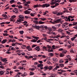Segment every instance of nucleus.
Segmentation results:
<instances>
[{"mask_svg": "<svg viewBox=\"0 0 77 77\" xmlns=\"http://www.w3.org/2000/svg\"><path fill=\"white\" fill-rule=\"evenodd\" d=\"M55 23H60L61 24H62V23L63 22V20H62V19L60 18L55 20Z\"/></svg>", "mask_w": 77, "mask_h": 77, "instance_id": "nucleus-1", "label": "nucleus"}, {"mask_svg": "<svg viewBox=\"0 0 77 77\" xmlns=\"http://www.w3.org/2000/svg\"><path fill=\"white\" fill-rule=\"evenodd\" d=\"M32 27H33L34 29H39L40 26H37L36 24H34L32 26Z\"/></svg>", "mask_w": 77, "mask_h": 77, "instance_id": "nucleus-2", "label": "nucleus"}, {"mask_svg": "<svg viewBox=\"0 0 77 77\" xmlns=\"http://www.w3.org/2000/svg\"><path fill=\"white\" fill-rule=\"evenodd\" d=\"M32 11V10L31 8H29L27 10L25 11V13L26 14H30V12L29 11Z\"/></svg>", "mask_w": 77, "mask_h": 77, "instance_id": "nucleus-3", "label": "nucleus"}, {"mask_svg": "<svg viewBox=\"0 0 77 77\" xmlns=\"http://www.w3.org/2000/svg\"><path fill=\"white\" fill-rule=\"evenodd\" d=\"M24 21V20L23 19H20V18L17 19V21L18 22H16L18 24H19L20 23V22H22V21Z\"/></svg>", "mask_w": 77, "mask_h": 77, "instance_id": "nucleus-4", "label": "nucleus"}, {"mask_svg": "<svg viewBox=\"0 0 77 77\" xmlns=\"http://www.w3.org/2000/svg\"><path fill=\"white\" fill-rule=\"evenodd\" d=\"M18 11L17 8H15L14 10H13V12H14L15 14H18Z\"/></svg>", "mask_w": 77, "mask_h": 77, "instance_id": "nucleus-5", "label": "nucleus"}, {"mask_svg": "<svg viewBox=\"0 0 77 77\" xmlns=\"http://www.w3.org/2000/svg\"><path fill=\"white\" fill-rule=\"evenodd\" d=\"M62 26L63 28H64V26H66V25H68V24H69V23H67L66 22L65 23H62ZM64 26V27L63 26Z\"/></svg>", "mask_w": 77, "mask_h": 77, "instance_id": "nucleus-6", "label": "nucleus"}, {"mask_svg": "<svg viewBox=\"0 0 77 77\" xmlns=\"http://www.w3.org/2000/svg\"><path fill=\"white\" fill-rule=\"evenodd\" d=\"M63 14V13L62 12H59L56 14V15L57 16H59V15H62Z\"/></svg>", "mask_w": 77, "mask_h": 77, "instance_id": "nucleus-7", "label": "nucleus"}, {"mask_svg": "<svg viewBox=\"0 0 77 77\" xmlns=\"http://www.w3.org/2000/svg\"><path fill=\"white\" fill-rule=\"evenodd\" d=\"M41 7V5H37L34 6V8H40Z\"/></svg>", "mask_w": 77, "mask_h": 77, "instance_id": "nucleus-8", "label": "nucleus"}, {"mask_svg": "<svg viewBox=\"0 0 77 77\" xmlns=\"http://www.w3.org/2000/svg\"><path fill=\"white\" fill-rule=\"evenodd\" d=\"M19 17L20 19H22V20H23V19H24V16L21 15H19Z\"/></svg>", "mask_w": 77, "mask_h": 77, "instance_id": "nucleus-9", "label": "nucleus"}, {"mask_svg": "<svg viewBox=\"0 0 77 77\" xmlns=\"http://www.w3.org/2000/svg\"><path fill=\"white\" fill-rule=\"evenodd\" d=\"M2 16L4 17L3 18V19H4L5 20V19H6L8 18V16H7V15H6L3 14Z\"/></svg>", "mask_w": 77, "mask_h": 77, "instance_id": "nucleus-10", "label": "nucleus"}, {"mask_svg": "<svg viewBox=\"0 0 77 77\" xmlns=\"http://www.w3.org/2000/svg\"><path fill=\"white\" fill-rule=\"evenodd\" d=\"M53 60L54 62H57V61L58 60L56 58H54L52 59Z\"/></svg>", "mask_w": 77, "mask_h": 77, "instance_id": "nucleus-11", "label": "nucleus"}, {"mask_svg": "<svg viewBox=\"0 0 77 77\" xmlns=\"http://www.w3.org/2000/svg\"><path fill=\"white\" fill-rule=\"evenodd\" d=\"M5 71H0V75H1L4 74V73H5Z\"/></svg>", "mask_w": 77, "mask_h": 77, "instance_id": "nucleus-12", "label": "nucleus"}, {"mask_svg": "<svg viewBox=\"0 0 77 77\" xmlns=\"http://www.w3.org/2000/svg\"><path fill=\"white\" fill-rule=\"evenodd\" d=\"M26 62V60L22 61V64L23 65H26V63H25V62Z\"/></svg>", "mask_w": 77, "mask_h": 77, "instance_id": "nucleus-13", "label": "nucleus"}, {"mask_svg": "<svg viewBox=\"0 0 77 77\" xmlns=\"http://www.w3.org/2000/svg\"><path fill=\"white\" fill-rule=\"evenodd\" d=\"M63 30L61 29H59L57 30V32H59V33H62V32H63Z\"/></svg>", "mask_w": 77, "mask_h": 77, "instance_id": "nucleus-14", "label": "nucleus"}, {"mask_svg": "<svg viewBox=\"0 0 77 77\" xmlns=\"http://www.w3.org/2000/svg\"><path fill=\"white\" fill-rule=\"evenodd\" d=\"M1 60L4 62H7V61H8V60H7L6 58L2 59H1Z\"/></svg>", "mask_w": 77, "mask_h": 77, "instance_id": "nucleus-15", "label": "nucleus"}, {"mask_svg": "<svg viewBox=\"0 0 77 77\" xmlns=\"http://www.w3.org/2000/svg\"><path fill=\"white\" fill-rule=\"evenodd\" d=\"M57 77V75H56V74H54L51 75L49 77Z\"/></svg>", "mask_w": 77, "mask_h": 77, "instance_id": "nucleus-16", "label": "nucleus"}, {"mask_svg": "<svg viewBox=\"0 0 77 77\" xmlns=\"http://www.w3.org/2000/svg\"><path fill=\"white\" fill-rule=\"evenodd\" d=\"M46 8H48L50 6V4L48 3L45 4Z\"/></svg>", "mask_w": 77, "mask_h": 77, "instance_id": "nucleus-17", "label": "nucleus"}, {"mask_svg": "<svg viewBox=\"0 0 77 77\" xmlns=\"http://www.w3.org/2000/svg\"><path fill=\"white\" fill-rule=\"evenodd\" d=\"M62 53L63 54H66L67 53V51L66 50H63L62 51Z\"/></svg>", "mask_w": 77, "mask_h": 77, "instance_id": "nucleus-18", "label": "nucleus"}, {"mask_svg": "<svg viewBox=\"0 0 77 77\" xmlns=\"http://www.w3.org/2000/svg\"><path fill=\"white\" fill-rule=\"evenodd\" d=\"M37 66L38 68L39 67H42V66H43V64H39L37 65Z\"/></svg>", "mask_w": 77, "mask_h": 77, "instance_id": "nucleus-19", "label": "nucleus"}, {"mask_svg": "<svg viewBox=\"0 0 77 77\" xmlns=\"http://www.w3.org/2000/svg\"><path fill=\"white\" fill-rule=\"evenodd\" d=\"M7 42V40H4L2 42V44H5Z\"/></svg>", "mask_w": 77, "mask_h": 77, "instance_id": "nucleus-20", "label": "nucleus"}, {"mask_svg": "<svg viewBox=\"0 0 77 77\" xmlns=\"http://www.w3.org/2000/svg\"><path fill=\"white\" fill-rule=\"evenodd\" d=\"M35 49L37 51H39V47L37 46L35 48Z\"/></svg>", "mask_w": 77, "mask_h": 77, "instance_id": "nucleus-21", "label": "nucleus"}, {"mask_svg": "<svg viewBox=\"0 0 77 77\" xmlns=\"http://www.w3.org/2000/svg\"><path fill=\"white\" fill-rule=\"evenodd\" d=\"M41 32H45V29H41Z\"/></svg>", "mask_w": 77, "mask_h": 77, "instance_id": "nucleus-22", "label": "nucleus"}, {"mask_svg": "<svg viewBox=\"0 0 77 77\" xmlns=\"http://www.w3.org/2000/svg\"><path fill=\"white\" fill-rule=\"evenodd\" d=\"M35 14H36V13L35 12V13H31L30 14V15L31 16H32V17H34V16H35V15H34Z\"/></svg>", "mask_w": 77, "mask_h": 77, "instance_id": "nucleus-23", "label": "nucleus"}, {"mask_svg": "<svg viewBox=\"0 0 77 77\" xmlns=\"http://www.w3.org/2000/svg\"><path fill=\"white\" fill-rule=\"evenodd\" d=\"M48 69L49 70H51V69H53V66H49V67H48Z\"/></svg>", "mask_w": 77, "mask_h": 77, "instance_id": "nucleus-24", "label": "nucleus"}, {"mask_svg": "<svg viewBox=\"0 0 77 77\" xmlns=\"http://www.w3.org/2000/svg\"><path fill=\"white\" fill-rule=\"evenodd\" d=\"M37 40H36L35 39H32V40L31 41V42H36Z\"/></svg>", "mask_w": 77, "mask_h": 77, "instance_id": "nucleus-25", "label": "nucleus"}, {"mask_svg": "<svg viewBox=\"0 0 77 77\" xmlns=\"http://www.w3.org/2000/svg\"><path fill=\"white\" fill-rule=\"evenodd\" d=\"M24 6H26V7H29V5L27 4L26 3L24 4Z\"/></svg>", "mask_w": 77, "mask_h": 77, "instance_id": "nucleus-26", "label": "nucleus"}, {"mask_svg": "<svg viewBox=\"0 0 77 77\" xmlns=\"http://www.w3.org/2000/svg\"><path fill=\"white\" fill-rule=\"evenodd\" d=\"M48 34H51V33H53V31H51V30H50L49 32H48Z\"/></svg>", "mask_w": 77, "mask_h": 77, "instance_id": "nucleus-27", "label": "nucleus"}, {"mask_svg": "<svg viewBox=\"0 0 77 77\" xmlns=\"http://www.w3.org/2000/svg\"><path fill=\"white\" fill-rule=\"evenodd\" d=\"M14 2H15V0H11L10 1V3L11 4H12V3Z\"/></svg>", "mask_w": 77, "mask_h": 77, "instance_id": "nucleus-28", "label": "nucleus"}, {"mask_svg": "<svg viewBox=\"0 0 77 77\" xmlns=\"http://www.w3.org/2000/svg\"><path fill=\"white\" fill-rule=\"evenodd\" d=\"M65 56V55H64V54H63L62 53H60V57H63V56Z\"/></svg>", "mask_w": 77, "mask_h": 77, "instance_id": "nucleus-29", "label": "nucleus"}, {"mask_svg": "<svg viewBox=\"0 0 77 77\" xmlns=\"http://www.w3.org/2000/svg\"><path fill=\"white\" fill-rule=\"evenodd\" d=\"M45 23L44 22H42L41 21H39L38 22V24H44Z\"/></svg>", "mask_w": 77, "mask_h": 77, "instance_id": "nucleus-30", "label": "nucleus"}, {"mask_svg": "<svg viewBox=\"0 0 77 77\" xmlns=\"http://www.w3.org/2000/svg\"><path fill=\"white\" fill-rule=\"evenodd\" d=\"M26 75H27V73L24 72V74H22V75L23 76V77H24L25 76H26Z\"/></svg>", "mask_w": 77, "mask_h": 77, "instance_id": "nucleus-31", "label": "nucleus"}, {"mask_svg": "<svg viewBox=\"0 0 77 77\" xmlns=\"http://www.w3.org/2000/svg\"><path fill=\"white\" fill-rule=\"evenodd\" d=\"M56 2H53L50 3V4L51 5H54V4H56Z\"/></svg>", "mask_w": 77, "mask_h": 77, "instance_id": "nucleus-32", "label": "nucleus"}, {"mask_svg": "<svg viewBox=\"0 0 77 77\" xmlns=\"http://www.w3.org/2000/svg\"><path fill=\"white\" fill-rule=\"evenodd\" d=\"M49 55H50V56H51V57L54 56L53 53H49Z\"/></svg>", "mask_w": 77, "mask_h": 77, "instance_id": "nucleus-33", "label": "nucleus"}, {"mask_svg": "<svg viewBox=\"0 0 77 77\" xmlns=\"http://www.w3.org/2000/svg\"><path fill=\"white\" fill-rule=\"evenodd\" d=\"M61 17L63 18V19H65H65H67V17H65V16H61Z\"/></svg>", "mask_w": 77, "mask_h": 77, "instance_id": "nucleus-34", "label": "nucleus"}, {"mask_svg": "<svg viewBox=\"0 0 77 77\" xmlns=\"http://www.w3.org/2000/svg\"><path fill=\"white\" fill-rule=\"evenodd\" d=\"M41 7H42V8H45V4H44L43 5H41Z\"/></svg>", "mask_w": 77, "mask_h": 77, "instance_id": "nucleus-35", "label": "nucleus"}, {"mask_svg": "<svg viewBox=\"0 0 77 77\" xmlns=\"http://www.w3.org/2000/svg\"><path fill=\"white\" fill-rule=\"evenodd\" d=\"M26 47V46L25 45H23L21 47V48H23V49H24Z\"/></svg>", "mask_w": 77, "mask_h": 77, "instance_id": "nucleus-36", "label": "nucleus"}, {"mask_svg": "<svg viewBox=\"0 0 77 77\" xmlns=\"http://www.w3.org/2000/svg\"><path fill=\"white\" fill-rule=\"evenodd\" d=\"M57 13H58V11H53V14H57Z\"/></svg>", "mask_w": 77, "mask_h": 77, "instance_id": "nucleus-37", "label": "nucleus"}, {"mask_svg": "<svg viewBox=\"0 0 77 77\" xmlns=\"http://www.w3.org/2000/svg\"><path fill=\"white\" fill-rule=\"evenodd\" d=\"M19 32L21 35H23V33H24V31L23 30Z\"/></svg>", "mask_w": 77, "mask_h": 77, "instance_id": "nucleus-38", "label": "nucleus"}, {"mask_svg": "<svg viewBox=\"0 0 77 77\" xmlns=\"http://www.w3.org/2000/svg\"><path fill=\"white\" fill-rule=\"evenodd\" d=\"M59 65L61 67H63L64 66V64H63L60 63L59 64Z\"/></svg>", "mask_w": 77, "mask_h": 77, "instance_id": "nucleus-39", "label": "nucleus"}, {"mask_svg": "<svg viewBox=\"0 0 77 77\" xmlns=\"http://www.w3.org/2000/svg\"><path fill=\"white\" fill-rule=\"evenodd\" d=\"M59 37H60V34H58V35H56V38H59Z\"/></svg>", "mask_w": 77, "mask_h": 77, "instance_id": "nucleus-40", "label": "nucleus"}, {"mask_svg": "<svg viewBox=\"0 0 77 77\" xmlns=\"http://www.w3.org/2000/svg\"><path fill=\"white\" fill-rule=\"evenodd\" d=\"M55 5L54 6H55V7H56V6H59V3H55Z\"/></svg>", "mask_w": 77, "mask_h": 77, "instance_id": "nucleus-41", "label": "nucleus"}, {"mask_svg": "<svg viewBox=\"0 0 77 77\" xmlns=\"http://www.w3.org/2000/svg\"><path fill=\"white\" fill-rule=\"evenodd\" d=\"M44 68L45 69H48V66H46L44 67Z\"/></svg>", "mask_w": 77, "mask_h": 77, "instance_id": "nucleus-42", "label": "nucleus"}, {"mask_svg": "<svg viewBox=\"0 0 77 77\" xmlns=\"http://www.w3.org/2000/svg\"><path fill=\"white\" fill-rule=\"evenodd\" d=\"M62 35H63L61 37V38H64V37H65V36H66V35L64 33Z\"/></svg>", "mask_w": 77, "mask_h": 77, "instance_id": "nucleus-43", "label": "nucleus"}, {"mask_svg": "<svg viewBox=\"0 0 77 77\" xmlns=\"http://www.w3.org/2000/svg\"><path fill=\"white\" fill-rule=\"evenodd\" d=\"M77 22H74L73 23V24H72L73 26H75L76 25H77Z\"/></svg>", "mask_w": 77, "mask_h": 77, "instance_id": "nucleus-44", "label": "nucleus"}, {"mask_svg": "<svg viewBox=\"0 0 77 77\" xmlns=\"http://www.w3.org/2000/svg\"><path fill=\"white\" fill-rule=\"evenodd\" d=\"M52 47L53 48H51V49H52L53 50H55V49H56V48H55V46L54 45H53Z\"/></svg>", "mask_w": 77, "mask_h": 77, "instance_id": "nucleus-45", "label": "nucleus"}, {"mask_svg": "<svg viewBox=\"0 0 77 77\" xmlns=\"http://www.w3.org/2000/svg\"><path fill=\"white\" fill-rule=\"evenodd\" d=\"M48 41H47V42H50V41H53V40H54V39H48Z\"/></svg>", "mask_w": 77, "mask_h": 77, "instance_id": "nucleus-46", "label": "nucleus"}, {"mask_svg": "<svg viewBox=\"0 0 77 77\" xmlns=\"http://www.w3.org/2000/svg\"><path fill=\"white\" fill-rule=\"evenodd\" d=\"M76 38V37H74L73 38H71V41H74V40Z\"/></svg>", "mask_w": 77, "mask_h": 77, "instance_id": "nucleus-47", "label": "nucleus"}, {"mask_svg": "<svg viewBox=\"0 0 77 77\" xmlns=\"http://www.w3.org/2000/svg\"><path fill=\"white\" fill-rule=\"evenodd\" d=\"M34 38L35 39H36L37 41L39 39V37H37V36H35V38Z\"/></svg>", "mask_w": 77, "mask_h": 77, "instance_id": "nucleus-48", "label": "nucleus"}, {"mask_svg": "<svg viewBox=\"0 0 77 77\" xmlns=\"http://www.w3.org/2000/svg\"><path fill=\"white\" fill-rule=\"evenodd\" d=\"M3 36H8L9 34H7V33H3Z\"/></svg>", "mask_w": 77, "mask_h": 77, "instance_id": "nucleus-49", "label": "nucleus"}, {"mask_svg": "<svg viewBox=\"0 0 77 77\" xmlns=\"http://www.w3.org/2000/svg\"><path fill=\"white\" fill-rule=\"evenodd\" d=\"M16 44H17V42L14 43H12L11 44V45H12V46H15L16 45Z\"/></svg>", "mask_w": 77, "mask_h": 77, "instance_id": "nucleus-50", "label": "nucleus"}, {"mask_svg": "<svg viewBox=\"0 0 77 77\" xmlns=\"http://www.w3.org/2000/svg\"><path fill=\"white\" fill-rule=\"evenodd\" d=\"M47 47H48V48H49V49H50V48H51V47L50 46V45H47Z\"/></svg>", "mask_w": 77, "mask_h": 77, "instance_id": "nucleus-51", "label": "nucleus"}, {"mask_svg": "<svg viewBox=\"0 0 77 77\" xmlns=\"http://www.w3.org/2000/svg\"><path fill=\"white\" fill-rule=\"evenodd\" d=\"M68 17L70 18H74V16H69Z\"/></svg>", "mask_w": 77, "mask_h": 77, "instance_id": "nucleus-52", "label": "nucleus"}, {"mask_svg": "<svg viewBox=\"0 0 77 77\" xmlns=\"http://www.w3.org/2000/svg\"><path fill=\"white\" fill-rule=\"evenodd\" d=\"M3 39V37L2 36H0V42H2V39Z\"/></svg>", "mask_w": 77, "mask_h": 77, "instance_id": "nucleus-53", "label": "nucleus"}, {"mask_svg": "<svg viewBox=\"0 0 77 77\" xmlns=\"http://www.w3.org/2000/svg\"><path fill=\"white\" fill-rule=\"evenodd\" d=\"M63 60H60L59 61V63H63Z\"/></svg>", "mask_w": 77, "mask_h": 77, "instance_id": "nucleus-54", "label": "nucleus"}, {"mask_svg": "<svg viewBox=\"0 0 77 77\" xmlns=\"http://www.w3.org/2000/svg\"><path fill=\"white\" fill-rule=\"evenodd\" d=\"M32 50V48L29 47L28 49V51H31Z\"/></svg>", "mask_w": 77, "mask_h": 77, "instance_id": "nucleus-55", "label": "nucleus"}, {"mask_svg": "<svg viewBox=\"0 0 77 77\" xmlns=\"http://www.w3.org/2000/svg\"><path fill=\"white\" fill-rule=\"evenodd\" d=\"M3 47H5V46H3V45H0V48H3Z\"/></svg>", "mask_w": 77, "mask_h": 77, "instance_id": "nucleus-56", "label": "nucleus"}, {"mask_svg": "<svg viewBox=\"0 0 77 77\" xmlns=\"http://www.w3.org/2000/svg\"><path fill=\"white\" fill-rule=\"evenodd\" d=\"M52 28L53 29H57V28L54 26H52Z\"/></svg>", "mask_w": 77, "mask_h": 77, "instance_id": "nucleus-57", "label": "nucleus"}, {"mask_svg": "<svg viewBox=\"0 0 77 77\" xmlns=\"http://www.w3.org/2000/svg\"><path fill=\"white\" fill-rule=\"evenodd\" d=\"M42 40H44V41L47 40V38H42Z\"/></svg>", "mask_w": 77, "mask_h": 77, "instance_id": "nucleus-58", "label": "nucleus"}, {"mask_svg": "<svg viewBox=\"0 0 77 77\" xmlns=\"http://www.w3.org/2000/svg\"><path fill=\"white\" fill-rule=\"evenodd\" d=\"M17 5H21V3L20 2H18L17 3Z\"/></svg>", "mask_w": 77, "mask_h": 77, "instance_id": "nucleus-59", "label": "nucleus"}, {"mask_svg": "<svg viewBox=\"0 0 77 77\" xmlns=\"http://www.w3.org/2000/svg\"><path fill=\"white\" fill-rule=\"evenodd\" d=\"M18 8H23V6H21V5H20L18 6Z\"/></svg>", "mask_w": 77, "mask_h": 77, "instance_id": "nucleus-60", "label": "nucleus"}, {"mask_svg": "<svg viewBox=\"0 0 77 77\" xmlns=\"http://www.w3.org/2000/svg\"><path fill=\"white\" fill-rule=\"evenodd\" d=\"M68 43L69 44H70V45H71L72 44V42H71V41H68Z\"/></svg>", "mask_w": 77, "mask_h": 77, "instance_id": "nucleus-61", "label": "nucleus"}, {"mask_svg": "<svg viewBox=\"0 0 77 77\" xmlns=\"http://www.w3.org/2000/svg\"><path fill=\"white\" fill-rule=\"evenodd\" d=\"M30 75H33L34 74V73L33 72H30Z\"/></svg>", "mask_w": 77, "mask_h": 77, "instance_id": "nucleus-62", "label": "nucleus"}, {"mask_svg": "<svg viewBox=\"0 0 77 77\" xmlns=\"http://www.w3.org/2000/svg\"><path fill=\"white\" fill-rule=\"evenodd\" d=\"M33 57H38V56L36 54H34V55Z\"/></svg>", "mask_w": 77, "mask_h": 77, "instance_id": "nucleus-63", "label": "nucleus"}, {"mask_svg": "<svg viewBox=\"0 0 77 77\" xmlns=\"http://www.w3.org/2000/svg\"><path fill=\"white\" fill-rule=\"evenodd\" d=\"M26 38L28 39H31V38L29 36H27L26 37Z\"/></svg>", "mask_w": 77, "mask_h": 77, "instance_id": "nucleus-64", "label": "nucleus"}]
</instances>
